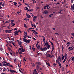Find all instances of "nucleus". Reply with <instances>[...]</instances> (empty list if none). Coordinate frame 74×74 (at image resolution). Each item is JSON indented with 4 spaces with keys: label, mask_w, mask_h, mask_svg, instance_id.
<instances>
[{
    "label": "nucleus",
    "mask_w": 74,
    "mask_h": 74,
    "mask_svg": "<svg viewBox=\"0 0 74 74\" xmlns=\"http://www.w3.org/2000/svg\"><path fill=\"white\" fill-rule=\"evenodd\" d=\"M18 44L19 45H22V42L21 41H18Z\"/></svg>",
    "instance_id": "8"
},
{
    "label": "nucleus",
    "mask_w": 74,
    "mask_h": 74,
    "mask_svg": "<svg viewBox=\"0 0 74 74\" xmlns=\"http://www.w3.org/2000/svg\"><path fill=\"white\" fill-rule=\"evenodd\" d=\"M7 21H8L9 23L10 22H11V20H8Z\"/></svg>",
    "instance_id": "61"
},
{
    "label": "nucleus",
    "mask_w": 74,
    "mask_h": 74,
    "mask_svg": "<svg viewBox=\"0 0 74 74\" xmlns=\"http://www.w3.org/2000/svg\"><path fill=\"white\" fill-rule=\"evenodd\" d=\"M18 31L17 30L15 32H14L15 35H17V36H18Z\"/></svg>",
    "instance_id": "11"
},
{
    "label": "nucleus",
    "mask_w": 74,
    "mask_h": 74,
    "mask_svg": "<svg viewBox=\"0 0 74 74\" xmlns=\"http://www.w3.org/2000/svg\"><path fill=\"white\" fill-rule=\"evenodd\" d=\"M40 47H41V45H39L37 47V49H40Z\"/></svg>",
    "instance_id": "14"
},
{
    "label": "nucleus",
    "mask_w": 74,
    "mask_h": 74,
    "mask_svg": "<svg viewBox=\"0 0 74 74\" xmlns=\"http://www.w3.org/2000/svg\"><path fill=\"white\" fill-rule=\"evenodd\" d=\"M62 70L63 71H64V66L62 67Z\"/></svg>",
    "instance_id": "28"
},
{
    "label": "nucleus",
    "mask_w": 74,
    "mask_h": 74,
    "mask_svg": "<svg viewBox=\"0 0 74 74\" xmlns=\"http://www.w3.org/2000/svg\"><path fill=\"white\" fill-rule=\"evenodd\" d=\"M40 49L42 51H46V50L44 48L43 49L42 48V47H41Z\"/></svg>",
    "instance_id": "12"
},
{
    "label": "nucleus",
    "mask_w": 74,
    "mask_h": 74,
    "mask_svg": "<svg viewBox=\"0 0 74 74\" xmlns=\"http://www.w3.org/2000/svg\"><path fill=\"white\" fill-rule=\"evenodd\" d=\"M25 8H26V9H25V11H26V10H29V8H27V7H25Z\"/></svg>",
    "instance_id": "36"
},
{
    "label": "nucleus",
    "mask_w": 74,
    "mask_h": 74,
    "mask_svg": "<svg viewBox=\"0 0 74 74\" xmlns=\"http://www.w3.org/2000/svg\"><path fill=\"white\" fill-rule=\"evenodd\" d=\"M26 43H27L28 42V43H29L30 42V40L28 39L27 40V41H26Z\"/></svg>",
    "instance_id": "24"
},
{
    "label": "nucleus",
    "mask_w": 74,
    "mask_h": 74,
    "mask_svg": "<svg viewBox=\"0 0 74 74\" xmlns=\"http://www.w3.org/2000/svg\"><path fill=\"white\" fill-rule=\"evenodd\" d=\"M6 69H3V71H6Z\"/></svg>",
    "instance_id": "54"
},
{
    "label": "nucleus",
    "mask_w": 74,
    "mask_h": 74,
    "mask_svg": "<svg viewBox=\"0 0 74 74\" xmlns=\"http://www.w3.org/2000/svg\"><path fill=\"white\" fill-rule=\"evenodd\" d=\"M49 5H50V4L46 6H47V8H48V7H49Z\"/></svg>",
    "instance_id": "52"
},
{
    "label": "nucleus",
    "mask_w": 74,
    "mask_h": 74,
    "mask_svg": "<svg viewBox=\"0 0 74 74\" xmlns=\"http://www.w3.org/2000/svg\"><path fill=\"white\" fill-rule=\"evenodd\" d=\"M23 39H24L23 40V41H24V42H26V41H27V39L26 38H23Z\"/></svg>",
    "instance_id": "21"
},
{
    "label": "nucleus",
    "mask_w": 74,
    "mask_h": 74,
    "mask_svg": "<svg viewBox=\"0 0 74 74\" xmlns=\"http://www.w3.org/2000/svg\"><path fill=\"white\" fill-rule=\"evenodd\" d=\"M10 43H12V44H14V42H13V41H11V42H10Z\"/></svg>",
    "instance_id": "51"
},
{
    "label": "nucleus",
    "mask_w": 74,
    "mask_h": 74,
    "mask_svg": "<svg viewBox=\"0 0 74 74\" xmlns=\"http://www.w3.org/2000/svg\"><path fill=\"white\" fill-rule=\"evenodd\" d=\"M5 4V2H3V4H2V5L3 6V7H4Z\"/></svg>",
    "instance_id": "33"
},
{
    "label": "nucleus",
    "mask_w": 74,
    "mask_h": 74,
    "mask_svg": "<svg viewBox=\"0 0 74 74\" xmlns=\"http://www.w3.org/2000/svg\"><path fill=\"white\" fill-rule=\"evenodd\" d=\"M18 4L20 5V6H21V5H22V4L20 2L18 3Z\"/></svg>",
    "instance_id": "46"
},
{
    "label": "nucleus",
    "mask_w": 74,
    "mask_h": 74,
    "mask_svg": "<svg viewBox=\"0 0 74 74\" xmlns=\"http://www.w3.org/2000/svg\"><path fill=\"white\" fill-rule=\"evenodd\" d=\"M3 66H7V65H6V64H3Z\"/></svg>",
    "instance_id": "56"
},
{
    "label": "nucleus",
    "mask_w": 74,
    "mask_h": 74,
    "mask_svg": "<svg viewBox=\"0 0 74 74\" xmlns=\"http://www.w3.org/2000/svg\"><path fill=\"white\" fill-rule=\"evenodd\" d=\"M32 50L33 51H35V50H36V48L34 47H32Z\"/></svg>",
    "instance_id": "35"
},
{
    "label": "nucleus",
    "mask_w": 74,
    "mask_h": 74,
    "mask_svg": "<svg viewBox=\"0 0 74 74\" xmlns=\"http://www.w3.org/2000/svg\"><path fill=\"white\" fill-rule=\"evenodd\" d=\"M24 27L25 28H27V27L26 26V24L25 23L24 24Z\"/></svg>",
    "instance_id": "27"
},
{
    "label": "nucleus",
    "mask_w": 74,
    "mask_h": 74,
    "mask_svg": "<svg viewBox=\"0 0 74 74\" xmlns=\"http://www.w3.org/2000/svg\"><path fill=\"white\" fill-rule=\"evenodd\" d=\"M32 67H34L35 66V64L34 63H31Z\"/></svg>",
    "instance_id": "26"
},
{
    "label": "nucleus",
    "mask_w": 74,
    "mask_h": 74,
    "mask_svg": "<svg viewBox=\"0 0 74 74\" xmlns=\"http://www.w3.org/2000/svg\"><path fill=\"white\" fill-rule=\"evenodd\" d=\"M11 40H12L13 41H14V38H11Z\"/></svg>",
    "instance_id": "60"
},
{
    "label": "nucleus",
    "mask_w": 74,
    "mask_h": 74,
    "mask_svg": "<svg viewBox=\"0 0 74 74\" xmlns=\"http://www.w3.org/2000/svg\"><path fill=\"white\" fill-rule=\"evenodd\" d=\"M6 65H7V66H9V64L7 63V62H6Z\"/></svg>",
    "instance_id": "39"
},
{
    "label": "nucleus",
    "mask_w": 74,
    "mask_h": 74,
    "mask_svg": "<svg viewBox=\"0 0 74 74\" xmlns=\"http://www.w3.org/2000/svg\"><path fill=\"white\" fill-rule=\"evenodd\" d=\"M38 43H39V42L38 41L36 45V47H37V46H38Z\"/></svg>",
    "instance_id": "34"
},
{
    "label": "nucleus",
    "mask_w": 74,
    "mask_h": 74,
    "mask_svg": "<svg viewBox=\"0 0 74 74\" xmlns=\"http://www.w3.org/2000/svg\"><path fill=\"white\" fill-rule=\"evenodd\" d=\"M33 74H38L37 71H34L32 73Z\"/></svg>",
    "instance_id": "13"
},
{
    "label": "nucleus",
    "mask_w": 74,
    "mask_h": 74,
    "mask_svg": "<svg viewBox=\"0 0 74 74\" xmlns=\"http://www.w3.org/2000/svg\"><path fill=\"white\" fill-rule=\"evenodd\" d=\"M47 7V6H44V9L45 10V9H46L47 8L46 7Z\"/></svg>",
    "instance_id": "40"
},
{
    "label": "nucleus",
    "mask_w": 74,
    "mask_h": 74,
    "mask_svg": "<svg viewBox=\"0 0 74 74\" xmlns=\"http://www.w3.org/2000/svg\"><path fill=\"white\" fill-rule=\"evenodd\" d=\"M9 66L10 67H13V66L10 64V63H9Z\"/></svg>",
    "instance_id": "22"
},
{
    "label": "nucleus",
    "mask_w": 74,
    "mask_h": 74,
    "mask_svg": "<svg viewBox=\"0 0 74 74\" xmlns=\"http://www.w3.org/2000/svg\"><path fill=\"white\" fill-rule=\"evenodd\" d=\"M46 63L47 65V66H49H49H50V65L49 64V63H48L47 62H46Z\"/></svg>",
    "instance_id": "29"
},
{
    "label": "nucleus",
    "mask_w": 74,
    "mask_h": 74,
    "mask_svg": "<svg viewBox=\"0 0 74 74\" xmlns=\"http://www.w3.org/2000/svg\"><path fill=\"white\" fill-rule=\"evenodd\" d=\"M64 59V56H63L62 58V60H63V59Z\"/></svg>",
    "instance_id": "43"
},
{
    "label": "nucleus",
    "mask_w": 74,
    "mask_h": 74,
    "mask_svg": "<svg viewBox=\"0 0 74 74\" xmlns=\"http://www.w3.org/2000/svg\"><path fill=\"white\" fill-rule=\"evenodd\" d=\"M61 11H62V10H60V11L59 12V14H61Z\"/></svg>",
    "instance_id": "55"
},
{
    "label": "nucleus",
    "mask_w": 74,
    "mask_h": 74,
    "mask_svg": "<svg viewBox=\"0 0 74 74\" xmlns=\"http://www.w3.org/2000/svg\"><path fill=\"white\" fill-rule=\"evenodd\" d=\"M16 58H15V59H14V62H16Z\"/></svg>",
    "instance_id": "50"
},
{
    "label": "nucleus",
    "mask_w": 74,
    "mask_h": 74,
    "mask_svg": "<svg viewBox=\"0 0 74 74\" xmlns=\"http://www.w3.org/2000/svg\"><path fill=\"white\" fill-rule=\"evenodd\" d=\"M45 44L46 45V46L49 45V44L47 41H46Z\"/></svg>",
    "instance_id": "30"
},
{
    "label": "nucleus",
    "mask_w": 74,
    "mask_h": 74,
    "mask_svg": "<svg viewBox=\"0 0 74 74\" xmlns=\"http://www.w3.org/2000/svg\"><path fill=\"white\" fill-rule=\"evenodd\" d=\"M21 52H24L25 51V49H23V47H22V48H19V49L18 50V51H21Z\"/></svg>",
    "instance_id": "2"
},
{
    "label": "nucleus",
    "mask_w": 74,
    "mask_h": 74,
    "mask_svg": "<svg viewBox=\"0 0 74 74\" xmlns=\"http://www.w3.org/2000/svg\"><path fill=\"white\" fill-rule=\"evenodd\" d=\"M37 18V16H34L33 18V19H35V20Z\"/></svg>",
    "instance_id": "23"
},
{
    "label": "nucleus",
    "mask_w": 74,
    "mask_h": 74,
    "mask_svg": "<svg viewBox=\"0 0 74 74\" xmlns=\"http://www.w3.org/2000/svg\"><path fill=\"white\" fill-rule=\"evenodd\" d=\"M6 63V62H5V61H4L3 62H2V63H3L4 64H5V63Z\"/></svg>",
    "instance_id": "62"
},
{
    "label": "nucleus",
    "mask_w": 74,
    "mask_h": 74,
    "mask_svg": "<svg viewBox=\"0 0 74 74\" xmlns=\"http://www.w3.org/2000/svg\"><path fill=\"white\" fill-rule=\"evenodd\" d=\"M46 46H47V48H48V49H49V48H50V45H48Z\"/></svg>",
    "instance_id": "25"
},
{
    "label": "nucleus",
    "mask_w": 74,
    "mask_h": 74,
    "mask_svg": "<svg viewBox=\"0 0 74 74\" xmlns=\"http://www.w3.org/2000/svg\"><path fill=\"white\" fill-rule=\"evenodd\" d=\"M74 57H73L71 58V60H72V61H73V62H74Z\"/></svg>",
    "instance_id": "37"
},
{
    "label": "nucleus",
    "mask_w": 74,
    "mask_h": 74,
    "mask_svg": "<svg viewBox=\"0 0 74 74\" xmlns=\"http://www.w3.org/2000/svg\"><path fill=\"white\" fill-rule=\"evenodd\" d=\"M22 51H18V53H19V54H22Z\"/></svg>",
    "instance_id": "38"
},
{
    "label": "nucleus",
    "mask_w": 74,
    "mask_h": 74,
    "mask_svg": "<svg viewBox=\"0 0 74 74\" xmlns=\"http://www.w3.org/2000/svg\"><path fill=\"white\" fill-rule=\"evenodd\" d=\"M36 63L37 65H38L39 66H40V65L41 64V62H36Z\"/></svg>",
    "instance_id": "5"
},
{
    "label": "nucleus",
    "mask_w": 74,
    "mask_h": 74,
    "mask_svg": "<svg viewBox=\"0 0 74 74\" xmlns=\"http://www.w3.org/2000/svg\"><path fill=\"white\" fill-rule=\"evenodd\" d=\"M66 59H64V60L63 62V63H65V62H66Z\"/></svg>",
    "instance_id": "42"
},
{
    "label": "nucleus",
    "mask_w": 74,
    "mask_h": 74,
    "mask_svg": "<svg viewBox=\"0 0 74 74\" xmlns=\"http://www.w3.org/2000/svg\"><path fill=\"white\" fill-rule=\"evenodd\" d=\"M10 72H14V73H17V72H16V71H15L14 70H10Z\"/></svg>",
    "instance_id": "10"
},
{
    "label": "nucleus",
    "mask_w": 74,
    "mask_h": 74,
    "mask_svg": "<svg viewBox=\"0 0 74 74\" xmlns=\"http://www.w3.org/2000/svg\"><path fill=\"white\" fill-rule=\"evenodd\" d=\"M74 10V4H73V5H71V10Z\"/></svg>",
    "instance_id": "6"
},
{
    "label": "nucleus",
    "mask_w": 74,
    "mask_h": 74,
    "mask_svg": "<svg viewBox=\"0 0 74 74\" xmlns=\"http://www.w3.org/2000/svg\"><path fill=\"white\" fill-rule=\"evenodd\" d=\"M66 44H70V45L71 44V43H70V42H68L66 43Z\"/></svg>",
    "instance_id": "47"
},
{
    "label": "nucleus",
    "mask_w": 74,
    "mask_h": 74,
    "mask_svg": "<svg viewBox=\"0 0 74 74\" xmlns=\"http://www.w3.org/2000/svg\"><path fill=\"white\" fill-rule=\"evenodd\" d=\"M59 66H60V68L62 67V65H61V64L60 63V62H59V63H58Z\"/></svg>",
    "instance_id": "20"
},
{
    "label": "nucleus",
    "mask_w": 74,
    "mask_h": 74,
    "mask_svg": "<svg viewBox=\"0 0 74 74\" xmlns=\"http://www.w3.org/2000/svg\"><path fill=\"white\" fill-rule=\"evenodd\" d=\"M49 54H47V55H46V56L47 57H49V55H49Z\"/></svg>",
    "instance_id": "44"
},
{
    "label": "nucleus",
    "mask_w": 74,
    "mask_h": 74,
    "mask_svg": "<svg viewBox=\"0 0 74 74\" xmlns=\"http://www.w3.org/2000/svg\"><path fill=\"white\" fill-rule=\"evenodd\" d=\"M49 55V58H52V56L51 55V54H48Z\"/></svg>",
    "instance_id": "32"
},
{
    "label": "nucleus",
    "mask_w": 74,
    "mask_h": 74,
    "mask_svg": "<svg viewBox=\"0 0 74 74\" xmlns=\"http://www.w3.org/2000/svg\"><path fill=\"white\" fill-rule=\"evenodd\" d=\"M51 46H54V45H53V42L51 43Z\"/></svg>",
    "instance_id": "59"
},
{
    "label": "nucleus",
    "mask_w": 74,
    "mask_h": 74,
    "mask_svg": "<svg viewBox=\"0 0 74 74\" xmlns=\"http://www.w3.org/2000/svg\"><path fill=\"white\" fill-rule=\"evenodd\" d=\"M71 35H72V36H74V33H72L71 34Z\"/></svg>",
    "instance_id": "64"
},
{
    "label": "nucleus",
    "mask_w": 74,
    "mask_h": 74,
    "mask_svg": "<svg viewBox=\"0 0 74 74\" xmlns=\"http://www.w3.org/2000/svg\"><path fill=\"white\" fill-rule=\"evenodd\" d=\"M5 23H9V22H8V21H6Z\"/></svg>",
    "instance_id": "45"
},
{
    "label": "nucleus",
    "mask_w": 74,
    "mask_h": 74,
    "mask_svg": "<svg viewBox=\"0 0 74 74\" xmlns=\"http://www.w3.org/2000/svg\"><path fill=\"white\" fill-rule=\"evenodd\" d=\"M73 1H74V0H71V3H73Z\"/></svg>",
    "instance_id": "53"
},
{
    "label": "nucleus",
    "mask_w": 74,
    "mask_h": 74,
    "mask_svg": "<svg viewBox=\"0 0 74 74\" xmlns=\"http://www.w3.org/2000/svg\"><path fill=\"white\" fill-rule=\"evenodd\" d=\"M51 49L52 50V51L54 50V49H55V47H54V46H51Z\"/></svg>",
    "instance_id": "17"
},
{
    "label": "nucleus",
    "mask_w": 74,
    "mask_h": 74,
    "mask_svg": "<svg viewBox=\"0 0 74 74\" xmlns=\"http://www.w3.org/2000/svg\"><path fill=\"white\" fill-rule=\"evenodd\" d=\"M74 47H73L71 49L69 50V51H72V50H73V49H74Z\"/></svg>",
    "instance_id": "48"
},
{
    "label": "nucleus",
    "mask_w": 74,
    "mask_h": 74,
    "mask_svg": "<svg viewBox=\"0 0 74 74\" xmlns=\"http://www.w3.org/2000/svg\"><path fill=\"white\" fill-rule=\"evenodd\" d=\"M29 30H32V31H33L34 32L33 33H34V34H38V33L37 32H36V30H32V29H29Z\"/></svg>",
    "instance_id": "3"
},
{
    "label": "nucleus",
    "mask_w": 74,
    "mask_h": 74,
    "mask_svg": "<svg viewBox=\"0 0 74 74\" xmlns=\"http://www.w3.org/2000/svg\"><path fill=\"white\" fill-rule=\"evenodd\" d=\"M61 59H62V58H60V56H59L58 57V58H57V60H56V63H60V61L61 62Z\"/></svg>",
    "instance_id": "1"
},
{
    "label": "nucleus",
    "mask_w": 74,
    "mask_h": 74,
    "mask_svg": "<svg viewBox=\"0 0 74 74\" xmlns=\"http://www.w3.org/2000/svg\"><path fill=\"white\" fill-rule=\"evenodd\" d=\"M63 45L62 46V53H63V49H64V47H63Z\"/></svg>",
    "instance_id": "19"
},
{
    "label": "nucleus",
    "mask_w": 74,
    "mask_h": 74,
    "mask_svg": "<svg viewBox=\"0 0 74 74\" xmlns=\"http://www.w3.org/2000/svg\"><path fill=\"white\" fill-rule=\"evenodd\" d=\"M41 54V53H38L37 54V55H39Z\"/></svg>",
    "instance_id": "58"
},
{
    "label": "nucleus",
    "mask_w": 74,
    "mask_h": 74,
    "mask_svg": "<svg viewBox=\"0 0 74 74\" xmlns=\"http://www.w3.org/2000/svg\"><path fill=\"white\" fill-rule=\"evenodd\" d=\"M11 25H12L11 27H12L14 26H15V24L14 23H12V24Z\"/></svg>",
    "instance_id": "18"
},
{
    "label": "nucleus",
    "mask_w": 74,
    "mask_h": 74,
    "mask_svg": "<svg viewBox=\"0 0 74 74\" xmlns=\"http://www.w3.org/2000/svg\"><path fill=\"white\" fill-rule=\"evenodd\" d=\"M14 20H12L11 21L10 25H12V23H14Z\"/></svg>",
    "instance_id": "15"
},
{
    "label": "nucleus",
    "mask_w": 74,
    "mask_h": 74,
    "mask_svg": "<svg viewBox=\"0 0 74 74\" xmlns=\"http://www.w3.org/2000/svg\"><path fill=\"white\" fill-rule=\"evenodd\" d=\"M48 11H46V10H45L44 12V13H45V14H48L49 13Z\"/></svg>",
    "instance_id": "9"
},
{
    "label": "nucleus",
    "mask_w": 74,
    "mask_h": 74,
    "mask_svg": "<svg viewBox=\"0 0 74 74\" xmlns=\"http://www.w3.org/2000/svg\"><path fill=\"white\" fill-rule=\"evenodd\" d=\"M27 37H28V38H31V37H30V36H27Z\"/></svg>",
    "instance_id": "57"
},
{
    "label": "nucleus",
    "mask_w": 74,
    "mask_h": 74,
    "mask_svg": "<svg viewBox=\"0 0 74 74\" xmlns=\"http://www.w3.org/2000/svg\"><path fill=\"white\" fill-rule=\"evenodd\" d=\"M36 68L37 69H39V66L38 65H37L36 66Z\"/></svg>",
    "instance_id": "31"
},
{
    "label": "nucleus",
    "mask_w": 74,
    "mask_h": 74,
    "mask_svg": "<svg viewBox=\"0 0 74 74\" xmlns=\"http://www.w3.org/2000/svg\"><path fill=\"white\" fill-rule=\"evenodd\" d=\"M5 32L7 33H11L10 30H5Z\"/></svg>",
    "instance_id": "4"
},
{
    "label": "nucleus",
    "mask_w": 74,
    "mask_h": 74,
    "mask_svg": "<svg viewBox=\"0 0 74 74\" xmlns=\"http://www.w3.org/2000/svg\"><path fill=\"white\" fill-rule=\"evenodd\" d=\"M64 56V58L66 60V59H67V54L65 53Z\"/></svg>",
    "instance_id": "7"
},
{
    "label": "nucleus",
    "mask_w": 74,
    "mask_h": 74,
    "mask_svg": "<svg viewBox=\"0 0 74 74\" xmlns=\"http://www.w3.org/2000/svg\"><path fill=\"white\" fill-rule=\"evenodd\" d=\"M34 27H36V25L34 24Z\"/></svg>",
    "instance_id": "63"
},
{
    "label": "nucleus",
    "mask_w": 74,
    "mask_h": 74,
    "mask_svg": "<svg viewBox=\"0 0 74 74\" xmlns=\"http://www.w3.org/2000/svg\"><path fill=\"white\" fill-rule=\"evenodd\" d=\"M14 5H15V6H16V5L17 4V3H16V2H14Z\"/></svg>",
    "instance_id": "41"
},
{
    "label": "nucleus",
    "mask_w": 74,
    "mask_h": 74,
    "mask_svg": "<svg viewBox=\"0 0 74 74\" xmlns=\"http://www.w3.org/2000/svg\"><path fill=\"white\" fill-rule=\"evenodd\" d=\"M31 17V16H30V15L28 14V16H27V19L30 18Z\"/></svg>",
    "instance_id": "16"
},
{
    "label": "nucleus",
    "mask_w": 74,
    "mask_h": 74,
    "mask_svg": "<svg viewBox=\"0 0 74 74\" xmlns=\"http://www.w3.org/2000/svg\"><path fill=\"white\" fill-rule=\"evenodd\" d=\"M7 28H8V29H9V30H10V26H8L7 27Z\"/></svg>",
    "instance_id": "49"
}]
</instances>
